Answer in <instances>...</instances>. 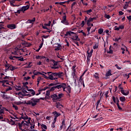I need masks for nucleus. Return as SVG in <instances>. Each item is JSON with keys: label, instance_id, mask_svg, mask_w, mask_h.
Wrapping results in <instances>:
<instances>
[{"label": "nucleus", "instance_id": "obj_48", "mask_svg": "<svg viewBox=\"0 0 131 131\" xmlns=\"http://www.w3.org/2000/svg\"><path fill=\"white\" fill-rule=\"evenodd\" d=\"M81 2L82 4H83V5H84V6H88V3L84 2L83 0H81Z\"/></svg>", "mask_w": 131, "mask_h": 131}, {"label": "nucleus", "instance_id": "obj_46", "mask_svg": "<svg viewBox=\"0 0 131 131\" xmlns=\"http://www.w3.org/2000/svg\"><path fill=\"white\" fill-rule=\"evenodd\" d=\"M9 122L12 123V125H14V124H15V121H14V120H13L12 119H10Z\"/></svg>", "mask_w": 131, "mask_h": 131}, {"label": "nucleus", "instance_id": "obj_8", "mask_svg": "<svg viewBox=\"0 0 131 131\" xmlns=\"http://www.w3.org/2000/svg\"><path fill=\"white\" fill-rule=\"evenodd\" d=\"M72 34H74L75 35H76V33H74L73 32H72L71 31L67 32L66 34H65V36H68V35H70V36H72Z\"/></svg>", "mask_w": 131, "mask_h": 131}, {"label": "nucleus", "instance_id": "obj_7", "mask_svg": "<svg viewBox=\"0 0 131 131\" xmlns=\"http://www.w3.org/2000/svg\"><path fill=\"white\" fill-rule=\"evenodd\" d=\"M28 9H29V5L23 6L20 8V10H21V12H23V13H24V12H25L26 11H27Z\"/></svg>", "mask_w": 131, "mask_h": 131}, {"label": "nucleus", "instance_id": "obj_44", "mask_svg": "<svg viewBox=\"0 0 131 131\" xmlns=\"http://www.w3.org/2000/svg\"><path fill=\"white\" fill-rule=\"evenodd\" d=\"M75 5H76V2L73 3V4H72L71 7V10H72L73 9V7H74V6H75Z\"/></svg>", "mask_w": 131, "mask_h": 131}, {"label": "nucleus", "instance_id": "obj_39", "mask_svg": "<svg viewBox=\"0 0 131 131\" xmlns=\"http://www.w3.org/2000/svg\"><path fill=\"white\" fill-rule=\"evenodd\" d=\"M47 32H49V33H51L52 32V30H47V31H42V33H47Z\"/></svg>", "mask_w": 131, "mask_h": 131}, {"label": "nucleus", "instance_id": "obj_9", "mask_svg": "<svg viewBox=\"0 0 131 131\" xmlns=\"http://www.w3.org/2000/svg\"><path fill=\"white\" fill-rule=\"evenodd\" d=\"M72 36V37L71 38V39H72V40H73V41H75V40H76L77 41H80V39L78 38V36L75 35V36Z\"/></svg>", "mask_w": 131, "mask_h": 131}, {"label": "nucleus", "instance_id": "obj_54", "mask_svg": "<svg viewBox=\"0 0 131 131\" xmlns=\"http://www.w3.org/2000/svg\"><path fill=\"white\" fill-rule=\"evenodd\" d=\"M12 55H18V53H17V51H14L13 52H11Z\"/></svg>", "mask_w": 131, "mask_h": 131}, {"label": "nucleus", "instance_id": "obj_43", "mask_svg": "<svg viewBox=\"0 0 131 131\" xmlns=\"http://www.w3.org/2000/svg\"><path fill=\"white\" fill-rule=\"evenodd\" d=\"M53 77H57L58 78V73H53Z\"/></svg>", "mask_w": 131, "mask_h": 131}, {"label": "nucleus", "instance_id": "obj_57", "mask_svg": "<svg viewBox=\"0 0 131 131\" xmlns=\"http://www.w3.org/2000/svg\"><path fill=\"white\" fill-rule=\"evenodd\" d=\"M13 108H14L15 110H18V106L16 105H13L12 106Z\"/></svg>", "mask_w": 131, "mask_h": 131}, {"label": "nucleus", "instance_id": "obj_2", "mask_svg": "<svg viewBox=\"0 0 131 131\" xmlns=\"http://www.w3.org/2000/svg\"><path fill=\"white\" fill-rule=\"evenodd\" d=\"M37 103H39V99H38V98H32L30 100H29L28 104H30V105H31L32 107H34V106H36L37 105Z\"/></svg>", "mask_w": 131, "mask_h": 131}, {"label": "nucleus", "instance_id": "obj_5", "mask_svg": "<svg viewBox=\"0 0 131 131\" xmlns=\"http://www.w3.org/2000/svg\"><path fill=\"white\" fill-rule=\"evenodd\" d=\"M5 109H6V107H3V105L0 104V120L4 119L3 115L5 114Z\"/></svg>", "mask_w": 131, "mask_h": 131}, {"label": "nucleus", "instance_id": "obj_53", "mask_svg": "<svg viewBox=\"0 0 131 131\" xmlns=\"http://www.w3.org/2000/svg\"><path fill=\"white\" fill-rule=\"evenodd\" d=\"M93 18L92 17H90L89 18V19L87 20V22H89V23H91V22H93Z\"/></svg>", "mask_w": 131, "mask_h": 131}, {"label": "nucleus", "instance_id": "obj_21", "mask_svg": "<svg viewBox=\"0 0 131 131\" xmlns=\"http://www.w3.org/2000/svg\"><path fill=\"white\" fill-rule=\"evenodd\" d=\"M33 74H34V75H38V74H41V73L40 72H36V70H34Z\"/></svg>", "mask_w": 131, "mask_h": 131}, {"label": "nucleus", "instance_id": "obj_12", "mask_svg": "<svg viewBox=\"0 0 131 131\" xmlns=\"http://www.w3.org/2000/svg\"><path fill=\"white\" fill-rule=\"evenodd\" d=\"M111 72H112L111 70H108V71L106 72V73L105 74L106 79L109 78V77L111 76V75H112V74L111 73Z\"/></svg>", "mask_w": 131, "mask_h": 131}, {"label": "nucleus", "instance_id": "obj_56", "mask_svg": "<svg viewBox=\"0 0 131 131\" xmlns=\"http://www.w3.org/2000/svg\"><path fill=\"white\" fill-rule=\"evenodd\" d=\"M28 121H26V122H27V123H30V121L31 120V118H28Z\"/></svg>", "mask_w": 131, "mask_h": 131}, {"label": "nucleus", "instance_id": "obj_60", "mask_svg": "<svg viewBox=\"0 0 131 131\" xmlns=\"http://www.w3.org/2000/svg\"><path fill=\"white\" fill-rule=\"evenodd\" d=\"M126 18L127 19H128V20H129V22L131 21V15H129V16H127Z\"/></svg>", "mask_w": 131, "mask_h": 131}, {"label": "nucleus", "instance_id": "obj_14", "mask_svg": "<svg viewBox=\"0 0 131 131\" xmlns=\"http://www.w3.org/2000/svg\"><path fill=\"white\" fill-rule=\"evenodd\" d=\"M93 12V9H90L86 11H82V13H84V14H87L88 15H91V13Z\"/></svg>", "mask_w": 131, "mask_h": 131}, {"label": "nucleus", "instance_id": "obj_58", "mask_svg": "<svg viewBox=\"0 0 131 131\" xmlns=\"http://www.w3.org/2000/svg\"><path fill=\"white\" fill-rule=\"evenodd\" d=\"M30 94H31V96H34V95H35V91H34L30 93Z\"/></svg>", "mask_w": 131, "mask_h": 131}, {"label": "nucleus", "instance_id": "obj_35", "mask_svg": "<svg viewBox=\"0 0 131 131\" xmlns=\"http://www.w3.org/2000/svg\"><path fill=\"white\" fill-rule=\"evenodd\" d=\"M56 89V87L55 86H52L50 89V92H54V91H55V90Z\"/></svg>", "mask_w": 131, "mask_h": 131}, {"label": "nucleus", "instance_id": "obj_50", "mask_svg": "<svg viewBox=\"0 0 131 131\" xmlns=\"http://www.w3.org/2000/svg\"><path fill=\"white\" fill-rule=\"evenodd\" d=\"M58 63H59V61H54L53 62L54 66H58Z\"/></svg>", "mask_w": 131, "mask_h": 131}, {"label": "nucleus", "instance_id": "obj_29", "mask_svg": "<svg viewBox=\"0 0 131 131\" xmlns=\"http://www.w3.org/2000/svg\"><path fill=\"white\" fill-rule=\"evenodd\" d=\"M100 102H101V99H100L99 100H98L97 101V102H96V104H97V105H96V110H97V111H98V107L99 104H100Z\"/></svg>", "mask_w": 131, "mask_h": 131}, {"label": "nucleus", "instance_id": "obj_22", "mask_svg": "<svg viewBox=\"0 0 131 131\" xmlns=\"http://www.w3.org/2000/svg\"><path fill=\"white\" fill-rule=\"evenodd\" d=\"M2 97L3 99H5L6 100H9V99H10V97H8L7 95L3 94Z\"/></svg>", "mask_w": 131, "mask_h": 131}, {"label": "nucleus", "instance_id": "obj_62", "mask_svg": "<svg viewBox=\"0 0 131 131\" xmlns=\"http://www.w3.org/2000/svg\"><path fill=\"white\" fill-rule=\"evenodd\" d=\"M52 69H59V67L53 66L51 67Z\"/></svg>", "mask_w": 131, "mask_h": 131}, {"label": "nucleus", "instance_id": "obj_19", "mask_svg": "<svg viewBox=\"0 0 131 131\" xmlns=\"http://www.w3.org/2000/svg\"><path fill=\"white\" fill-rule=\"evenodd\" d=\"M46 58H47L46 56H40V55H37L35 57V58L38 60V59H46Z\"/></svg>", "mask_w": 131, "mask_h": 131}, {"label": "nucleus", "instance_id": "obj_40", "mask_svg": "<svg viewBox=\"0 0 131 131\" xmlns=\"http://www.w3.org/2000/svg\"><path fill=\"white\" fill-rule=\"evenodd\" d=\"M40 74V75H42V76H43V77H44V78H45V79H48V76H47L46 75H45V74L41 73V74Z\"/></svg>", "mask_w": 131, "mask_h": 131}, {"label": "nucleus", "instance_id": "obj_25", "mask_svg": "<svg viewBox=\"0 0 131 131\" xmlns=\"http://www.w3.org/2000/svg\"><path fill=\"white\" fill-rule=\"evenodd\" d=\"M6 64H5V67L6 68H7V69H6V70H9V69H10V66L11 65V64H8V61H6Z\"/></svg>", "mask_w": 131, "mask_h": 131}, {"label": "nucleus", "instance_id": "obj_6", "mask_svg": "<svg viewBox=\"0 0 131 131\" xmlns=\"http://www.w3.org/2000/svg\"><path fill=\"white\" fill-rule=\"evenodd\" d=\"M66 18V15H64L62 17V20L61 21V23H62V24H64V25H69V23H68V21L67 20Z\"/></svg>", "mask_w": 131, "mask_h": 131}, {"label": "nucleus", "instance_id": "obj_18", "mask_svg": "<svg viewBox=\"0 0 131 131\" xmlns=\"http://www.w3.org/2000/svg\"><path fill=\"white\" fill-rule=\"evenodd\" d=\"M8 81V80H2V81H0V83H3L2 85L3 86H4V88H6V86H8V85H5L4 83H6V82H7Z\"/></svg>", "mask_w": 131, "mask_h": 131}, {"label": "nucleus", "instance_id": "obj_10", "mask_svg": "<svg viewBox=\"0 0 131 131\" xmlns=\"http://www.w3.org/2000/svg\"><path fill=\"white\" fill-rule=\"evenodd\" d=\"M7 28H9V29H16V25H15V24L8 25Z\"/></svg>", "mask_w": 131, "mask_h": 131}, {"label": "nucleus", "instance_id": "obj_42", "mask_svg": "<svg viewBox=\"0 0 131 131\" xmlns=\"http://www.w3.org/2000/svg\"><path fill=\"white\" fill-rule=\"evenodd\" d=\"M41 126H42V127H43V128H44L45 129H48L47 125H46L45 124H41Z\"/></svg>", "mask_w": 131, "mask_h": 131}, {"label": "nucleus", "instance_id": "obj_64", "mask_svg": "<svg viewBox=\"0 0 131 131\" xmlns=\"http://www.w3.org/2000/svg\"><path fill=\"white\" fill-rule=\"evenodd\" d=\"M62 125H65V119H62Z\"/></svg>", "mask_w": 131, "mask_h": 131}, {"label": "nucleus", "instance_id": "obj_33", "mask_svg": "<svg viewBox=\"0 0 131 131\" xmlns=\"http://www.w3.org/2000/svg\"><path fill=\"white\" fill-rule=\"evenodd\" d=\"M32 63V62H29L28 66L26 67V68H31V67H32V65H31Z\"/></svg>", "mask_w": 131, "mask_h": 131}, {"label": "nucleus", "instance_id": "obj_17", "mask_svg": "<svg viewBox=\"0 0 131 131\" xmlns=\"http://www.w3.org/2000/svg\"><path fill=\"white\" fill-rule=\"evenodd\" d=\"M121 93L124 96H127V95H128V94H129V92H128V91H127L126 93L124 92V90H123V89L121 90Z\"/></svg>", "mask_w": 131, "mask_h": 131}, {"label": "nucleus", "instance_id": "obj_30", "mask_svg": "<svg viewBox=\"0 0 131 131\" xmlns=\"http://www.w3.org/2000/svg\"><path fill=\"white\" fill-rule=\"evenodd\" d=\"M66 89H67V91L69 93H71V87H70V85H68Z\"/></svg>", "mask_w": 131, "mask_h": 131}, {"label": "nucleus", "instance_id": "obj_49", "mask_svg": "<svg viewBox=\"0 0 131 131\" xmlns=\"http://www.w3.org/2000/svg\"><path fill=\"white\" fill-rule=\"evenodd\" d=\"M117 106L119 110H122V108H121V107H120L119 103H117Z\"/></svg>", "mask_w": 131, "mask_h": 131}, {"label": "nucleus", "instance_id": "obj_1", "mask_svg": "<svg viewBox=\"0 0 131 131\" xmlns=\"http://www.w3.org/2000/svg\"><path fill=\"white\" fill-rule=\"evenodd\" d=\"M64 96L63 93L59 94L58 95L57 94H53L51 96V98L52 99V101L56 102V101H58V100H60V99H62V97Z\"/></svg>", "mask_w": 131, "mask_h": 131}, {"label": "nucleus", "instance_id": "obj_16", "mask_svg": "<svg viewBox=\"0 0 131 131\" xmlns=\"http://www.w3.org/2000/svg\"><path fill=\"white\" fill-rule=\"evenodd\" d=\"M64 76V73L62 72H59L57 73V77L59 78H61V77H63Z\"/></svg>", "mask_w": 131, "mask_h": 131}, {"label": "nucleus", "instance_id": "obj_11", "mask_svg": "<svg viewBox=\"0 0 131 131\" xmlns=\"http://www.w3.org/2000/svg\"><path fill=\"white\" fill-rule=\"evenodd\" d=\"M52 114H53L54 118H57V117H59V116H61V114L57 112V111L53 112Z\"/></svg>", "mask_w": 131, "mask_h": 131}, {"label": "nucleus", "instance_id": "obj_61", "mask_svg": "<svg viewBox=\"0 0 131 131\" xmlns=\"http://www.w3.org/2000/svg\"><path fill=\"white\" fill-rule=\"evenodd\" d=\"M98 46L97 44H95V46L93 47L94 50H96V49H98Z\"/></svg>", "mask_w": 131, "mask_h": 131}, {"label": "nucleus", "instance_id": "obj_31", "mask_svg": "<svg viewBox=\"0 0 131 131\" xmlns=\"http://www.w3.org/2000/svg\"><path fill=\"white\" fill-rule=\"evenodd\" d=\"M98 74V73H95V75H94V77H95V79H99Z\"/></svg>", "mask_w": 131, "mask_h": 131}, {"label": "nucleus", "instance_id": "obj_38", "mask_svg": "<svg viewBox=\"0 0 131 131\" xmlns=\"http://www.w3.org/2000/svg\"><path fill=\"white\" fill-rule=\"evenodd\" d=\"M51 24H52V21H51V20H50L49 21L48 24H45L44 25H45V26H51Z\"/></svg>", "mask_w": 131, "mask_h": 131}, {"label": "nucleus", "instance_id": "obj_41", "mask_svg": "<svg viewBox=\"0 0 131 131\" xmlns=\"http://www.w3.org/2000/svg\"><path fill=\"white\" fill-rule=\"evenodd\" d=\"M8 86V88H7L6 90V92H9V91H12V87L11 86Z\"/></svg>", "mask_w": 131, "mask_h": 131}, {"label": "nucleus", "instance_id": "obj_59", "mask_svg": "<svg viewBox=\"0 0 131 131\" xmlns=\"http://www.w3.org/2000/svg\"><path fill=\"white\" fill-rule=\"evenodd\" d=\"M27 84H28V82H23V86H27Z\"/></svg>", "mask_w": 131, "mask_h": 131}, {"label": "nucleus", "instance_id": "obj_34", "mask_svg": "<svg viewBox=\"0 0 131 131\" xmlns=\"http://www.w3.org/2000/svg\"><path fill=\"white\" fill-rule=\"evenodd\" d=\"M75 68H76V65H74L72 68V70L73 71V72H76V70H75Z\"/></svg>", "mask_w": 131, "mask_h": 131}, {"label": "nucleus", "instance_id": "obj_36", "mask_svg": "<svg viewBox=\"0 0 131 131\" xmlns=\"http://www.w3.org/2000/svg\"><path fill=\"white\" fill-rule=\"evenodd\" d=\"M87 54H88V55L86 56L87 58H90L91 57H92V54L90 53V52H89V51L87 52Z\"/></svg>", "mask_w": 131, "mask_h": 131}, {"label": "nucleus", "instance_id": "obj_26", "mask_svg": "<svg viewBox=\"0 0 131 131\" xmlns=\"http://www.w3.org/2000/svg\"><path fill=\"white\" fill-rule=\"evenodd\" d=\"M112 46H110L109 50L110 51L107 52L108 54H113V50H112Z\"/></svg>", "mask_w": 131, "mask_h": 131}, {"label": "nucleus", "instance_id": "obj_15", "mask_svg": "<svg viewBox=\"0 0 131 131\" xmlns=\"http://www.w3.org/2000/svg\"><path fill=\"white\" fill-rule=\"evenodd\" d=\"M35 22V17H34L32 19H28L26 23H30V24H33V23Z\"/></svg>", "mask_w": 131, "mask_h": 131}, {"label": "nucleus", "instance_id": "obj_28", "mask_svg": "<svg viewBox=\"0 0 131 131\" xmlns=\"http://www.w3.org/2000/svg\"><path fill=\"white\" fill-rule=\"evenodd\" d=\"M103 32H104V29H103L102 28H100L98 29L99 34H102V33H103Z\"/></svg>", "mask_w": 131, "mask_h": 131}, {"label": "nucleus", "instance_id": "obj_32", "mask_svg": "<svg viewBox=\"0 0 131 131\" xmlns=\"http://www.w3.org/2000/svg\"><path fill=\"white\" fill-rule=\"evenodd\" d=\"M49 89H50V87L46 86L45 88H44L43 89H41L40 90V92H42V91H46L47 90H49Z\"/></svg>", "mask_w": 131, "mask_h": 131}, {"label": "nucleus", "instance_id": "obj_51", "mask_svg": "<svg viewBox=\"0 0 131 131\" xmlns=\"http://www.w3.org/2000/svg\"><path fill=\"white\" fill-rule=\"evenodd\" d=\"M21 12H22V10H21V9H19V10H18L17 11V12H14L15 13V14H20V13H21Z\"/></svg>", "mask_w": 131, "mask_h": 131}, {"label": "nucleus", "instance_id": "obj_55", "mask_svg": "<svg viewBox=\"0 0 131 131\" xmlns=\"http://www.w3.org/2000/svg\"><path fill=\"white\" fill-rule=\"evenodd\" d=\"M112 99L114 103H116V98L115 96H113Z\"/></svg>", "mask_w": 131, "mask_h": 131}, {"label": "nucleus", "instance_id": "obj_27", "mask_svg": "<svg viewBox=\"0 0 131 131\" xmlns=\"http://www.w3.org/2000/svg\"><path fill=\"white\" fill-rule=\"evenodd\" d=\"M16 3V0H12L10 2V5L13 7H16V5H14Z\"/></svg>", "mask_w": 131, "mask_h": 131}, {"label": "nucleus", "instance_id": "obj_45", "mask_svg": "<svg viewBox=\"0 0 131 131\" xmlns=\"http://www.w3.org/2000/svg\"><path fill=\"white\" fill-rule=\"evenodd\" d=\"M30 78H31L30 77L28 76L27 77H25L24 78V80H26V81H27V80H28L29 79H30Z\"/></svg>", "mask_w": 131, "mask_h": 131}, {"label": "nucleus", "instance_id": "obj_24", "mask_svg": "<svg viewBox=\"0 0 131 131\" xmlns=\"http://www.w3.org/2000/svg\"><path fill=\"white\" fill-rule=\"evenodd\" d=\"M15 69H16V68L12 65L10 66V68L9 69V70H10L11 71H14V70H15Z\"/></svg>", "mask_w": 131, "mask_h": 131}, {"label": "nucleus", "instance_id": "obj_63", "mask_svg": "<svg viewBox=\"0 0 131 131\" xmlns=\"http://www.w3.org/2000/svg\"><path fill=\"white\" fill-rule=\"evenodd\" d=\"M84 24H85V23H84V20L82 21V23L81 24V27H83V26H84Z\"/></svg>", "mask_w": 131, "mask_h": 131}, {"label": "nucleus", "instance_id": "obj_13", "mask_svg": "<svg viewBox=\"0 0 131 131\" xmlns=\"http://www.w3.org/2000/svg\"><path fill=\"white\" fill-rule=\"evenodd\" d=\"M56 108L58 109H62V108L64 107L61 103H60V102H56Z\"/></svg>", "mask_w": 131, "mask_h": 131}, {"label": "nucleus", "instance_id": "obj_3", "mask_svg": "<svg viewBox=\"0 0 131 131\" xmlns=\"http://www.w3.org/2000/svg\"><path fill=\"white\" fill-rule=\"evenodd\" d=\"M64 83H61L60 82L51 83L49 84V86H55V89H57V90H60V89H62Z\"/></svg>", "mask_w": 131, "mask_h": 131}, {"label": "nucleus", "instance_id": "obj_37", "mask_svg": "<svg viewBox=\"0 0 131 131\" xmlns=\"http://www.w3.org/2000/svg\"><path fill=\"white\" fill-rule=\"evenodd\" d=\"M62 89H63V92H66V90H65V89H66V83H64L62 87Z\"/></svg>", "mask_w": 131, "mask_h": 131}, {"label": "nucleus", "instance_id": "obj_52", "mask_svg": "<svg viewBox=\"0 0 131 131\" xmlns=\"http://www.w3.org/2000/svg\"><path fill=\"white\" fill-rule=\"evenodd\" d=\"M50 93H51V91L50 90H47L46 91V96H50Z\"/></svg>", "mask_w": 131, "mask_h": 131}, {"label": "nucleus", "instance_id": "obj_4", "mask_svg": "<svg viewBox=\"0 0 131 131\" xmlns=\"http://www.w3.org/2000/svg\"><path fill=\"white\" fill-rule=\"evenodd\" d=\"M48 77H47V79H50V80H58L57 77H54L53 75V72H47Z\"/></svg>", "mask_w": 131, "mask_h": 131}, {"label": "nucleus", "instance_id": "obj_47", "mask_svg": "<svg viewBox=\"0 0 131 131\" xmlns=\"http://www.w3.org/2000/svg\"><path fill=\"white\" fill-rule=\"evenodd\" d=\"M104 17H105V18H106V19H110V15H107V14H105L104 15Z\"/></svg>", "mask_w": 131, "mask_h": 131}, {"label": "nucleus", "instance_id": "obj_20", "mask_svg": "<svg viewBox=\"0 0 131 131\" xmlns=\"http://www.w3.org/2000/svg\"><path fill=\"white\" fill-rule=\"evenodd\" d=\"M119 99L121 102H122L123 103L125 102V97L124 96H121L120 97Z\"/></svg>", "mask_w": 131, "mask_h": 131}, {"label": "nucleus", "instance_id": "obj_23", "mask_svg": "<svg viewBox=\"0 0 131 131\" xmlns=\"http://www.w3.org/2000/svg\"><path fill=\"white\" fill-rule=\"evenodd\" d=\"M28 102H29V100H28L27 101H25L23 102H20L19 103L17 104V105H20V104H26V105H30V104H28Z\"/></svg>", "mask_w": 131, "mask_h": 131}]
</instances>
